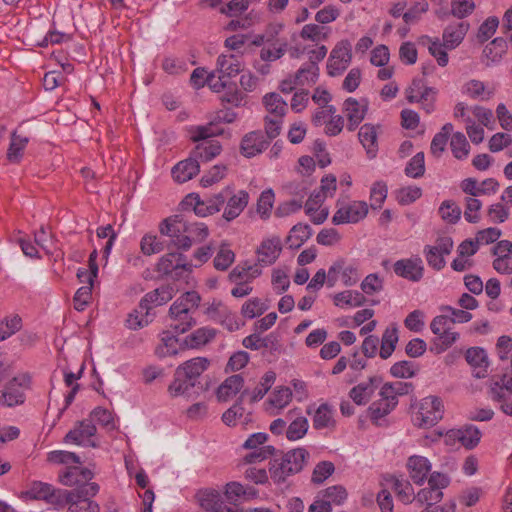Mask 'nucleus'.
<instances>
[{
    "mask_svg": "<svg viewBox=\"0 0 512 512\" xmlns=\"http://www.w3.org/2000/svg\"><path fill=\"white\" fill-rule=\"evenodd\" d=\"M223 129L218 127V122L214 118L211 122L206 125L196 126L191 129V140L193 142H199L209 137L221 135Z\"/></svg>",
    "mask_w": 512,
    "mask_h": 512,
    "instance_id": "46",
    "label": "nucleus"
},
{
    "mask_svg": "<svg viewBox=\"0 0 512 512\" xmlns=\"http://www.w3.org/2000/svg\"><path fill=\"white\" fill-rule=\"evenodd\" d=\"M31 377L21 374L8 381L0 390V407H15L24 404L25 392L30 388Z\"/></svg>",
    "mask_w": 512,
    "mask_h": 512,
    "instance_id": "5",
    "label": "nucleus"
},
{
    "mask_svg": "<svg viewBox=\"0 0 512 512\" xmlns=\"http://www.w3.org/2000/svg\"><path fill=\"white\" fill-rule=\"evenodd\" d=\"M234 260V252L229 248L228 244L222 243L213 260V264L215 269L225 271L232 265Z\"/></svg>",
    "mask_w": 512,
    "mask_h": 512,
    "instance_id": "53",
    "label": "nucleus"
},
{
    "mask_svg": "<svg viewBox=\"0 0 512 512\" xmlns=\"http://www.w3.org/2000/svg\"><path fill=\"white\" fill-rule=\"evenodd\" d=\"M442 498V491H438L428 486L418 491V493L414 496V501L419 505H426V507H435L434 505L440 502Z\"/></svg>",
    "mask_w": 512,
    "mask_h": 512,
    "instance_id": "51",
    "label": "nucleus"
},
{
    "mask_svg": "<svg viewBox=\"0 0 512 512\" xmlns=\"http://www.w3.org/2000/svg\"><path fill=\"white\" fill-rule=\"evenodd\" d=\"M216 71L222 77L232 78L238 75L244 68L242 57L234 54H221L217 58Z\"/></svg>",
    "mask_w": 512,
    "mask_h": 512,
    "instance_id": "21",
    "label": "nucleus"
},
{
    "mask_svg": "<svg viewBox=\"0 0 512 512\" xmlns=\"http://www.w3.org/2000/svg\"><path fill=\"white\" fill-rule=\"evenodd\" d=\"M207 314L217 320V316L225 315V318L221 321L222 325L225 326L229 331H235L239 328V324L235 319V316L228 313V309L222 303H213L207 309Z\"/></svg>",
    "mask_w": 512,
    "mask_h": 512,
    "instance_id": "40",
    "label": "nucleus"
},
{
    "mask_svg": "<svg viewBox=\"0 0 512 512\" xmlns=\"http://www.w3.org/2000/svg\"><path fill=\"white\" fill-rule=\"evenodd\" d=\"M96 433V427L91 420H83L76 424V426L70 430L64 440L66 443H73L76 445L97 447L95 439L93 438Z\"/></svg>",
    "mask_w": 512,
    "mask_h": 512,
    "instance_id": "11",
    "label": "nucleus"
},
{
    "mask_svg": "<svg viewBox=\"0 0 512 512\" xmlns=\"http://www.w3.org/2000/svg\"><path fill=\"white\" fill-rule=\"evenodd\" d=\"M292 400V391L288 387H277L270 395L268 404L278 410L284 409Z\"/></svg>",
    "mask_w": 512,
    "mask_h": 512,
    "instance_id": "52",
    "label": "nucleus"
},
{
    "mask_svg": "<svg viewBox=\"0 0 512 512\" xmlns=\"http://www.w3.org/2000/svg\"><path fill=\"white\" fill-rule=\"evenodd\" d=\"M451 151L453 156L459 160L466 159L470 152V145L461 132H456L452 135L450 141Z\"/></svg>",
    "mask_w": 512,
    "mask_h": 512,
    "instance_id": "50",
    "label": "nucleus"
},
{
    "mask_svg": "<svg viewBox=\"0 0 512 512\" xmlns=\"http://www.w3.org/2000/svg\"><path fill=\"white\" fill-rule=\"evenodd\" d=\"M405 173L407 176L412 178L422 177L425 173V164H424V153L419 152L414 155L410 161L408 162Z\"/></svg>",
    "mask_w": 512,
    "mask_h": 512,
    "instance_id": "61",
    "label": "nucleus"
},
{
    "mask_svg": "<svg viewBox=\"0 0 512 512\" xmlns=\"http://www.w3.org/2000/svg\"><path fill=\"white\" fill-rule=\"evenodd\" d=\"M200 301L201 297L196 291H188L177 298L169 309V327L179 334L191 329L196 324L193 314Z\"/></svg>",
    "mask_w": 512,
    "mask_h": 512,
    "instance_id": "1",
    "label": "nucleus"
},
{
    "mask_svg": "<svg viewBox=\"0 0 512 512\" xmlns=\"http://www.w3.org/2000/svg\"><path fill=\"white\" fill-rule=\"evenodd\" d=\"M430 329L435 335L431 341L430 351L441 354L448 350L459 339V333L451 327L448 315H438L430 323Z\"/></svg>",
    "mask_w": 512,
    "mask_h": 512,
    "instance_id": "4",
    "label": "nucleus"
},
{
    "mask_svg": "<svg viewBox=\"0 0 512 512\" xmlns=\"http://www.w3.org/2000/svg\"><path fill=\"white\" fill-rule=\"evenodd\" d=\"M221 152V145L217 141L199 144L194 150V157L202 161H210Z\"/></svg>",
    "mask_w": 512,
    "mask_h": 512,
    "instance_id": "55",
    "label": "nucleus"
},
{
    "mask_svg": "<svg viewBox=\"0 0 512 512\" xmlns=\"http://www.w3.org/2000/svg\"><path fill=\"white\" fill-rule=\"evenodd\" d=\"M276 380V373L274 371H267L260 379L257 386L251 391L244 390L241 394V398L244 395L249 394L251 402H257L261 400L267 392L270 390Z\"/></svg>",
    "mask_w": 512,
    "mask_h": 512,
    "instance_id": "37",
    "label": "nucleus"
},
{
    "mask_svg": "<svg viewBox=\"0 0 512 512\" xmlns=\"http://www.w3.org/2000/svg\"><path fill=\"white\" fill-rule=\"evenodd\" d=\"M358 138L364 149L366 150L369 159L376 157L378 152V133L377 127L372 124H364L358 132Z\"/></svg>",
    "mask_w": 512,
    "mask_h": 512,
    "instance_id": "26",
    "label": "nucleus"
},
{
    "mask_svg": "<svg viewBox=\"0 0 512 512\" xmlns=\"http://www.w3.org/2000/svg\"><path fill=\"white\" fill-rule=\"evenodd\" d=\"M380 383L381 379L379 377H370L368 381L362 382L354 386L350 390L349 396L355 404L365 405L370 401L372 395L374 394L376 388L379 386Z\"/></svg>",
    "mask_w": 512,
    "mask_h": 512,
    "instance_id": "20",
    "label": "nucleus"
},
{
    "mask_svg": "<svg viewBox=\"0 0 512 512\" xmlns=\"http://www.w3.org/2000/svg\"><path fill=\"white\" fill-rule=\"evenodd\" d=\"M215 337V330L212 328L202 327L195 330L190 336V346L200 347L210 342Z\"/></svg>",
    "mask_w": 512,
    "mask_h": 512,
    "instance_id": "63",
    "label": "nucleus"
},
{
    "mask_svg": "<svg viewBox=\"0 0 512 512\" xmlns=\"http://www.w3.org/2000/svg\"><path fill=\"white\" fill-rule=\"evenodd\" d=\"M244 386V378L241 374H234L227 377L217 388L216 396L218 401L227 402L236 396Z\"/></svg>",
    "mask_w": 512,
    "mask_h": 512,
    "instance_id": "24",
    "label": "nucleus"
},
{
    "mask_svg": "<svg viewBox=\"0 0 512 512\" xmlns=\"http://www.w3.org/2000/svg\"><path fill=\"white\" fill-rule=\"evenodd\" d=\"M407 471L410 479L416 485H422L431 472L432 463L430 460L421 455H412L406 463Z\"/></svg>",
    "mask_w": 512,
    "mask_h": 512,
    "instance_id": "13",
    "label": "nucleus"
},
{
    "mask_svg": "<svg viewBox=\"0 0 512 512\" xmlns=\"http://www.w3.org/2000/svg\"><path fill=\"white\" fill-rule=\"evenodd\" d=\"M92 477L93 473L89 469L73 466L59 474V481L65 486H79L82 482L91 480Z\"/></svg>",
    "mask_w": 512,
    "mask_h": 512,
    "instance_id": "31",
    "label": "nucleus"
},
{
    "mask_svg": "<svg viewBox=\"0 0 512 512\" xmlns=\"http://www.w3.org/2000/svg\"><path fill=\"white\" fill-rule=\"evenodd\" d=\"M186 219L181 215H174L164 219L159 225L162 235L168 236L171 244L177 249L189 250L190 242L185 232Z\"/></svg>",
    "mask_w": 512,
    "mask_h": 512,
    "instance_id": "6",
    "label": "nucleus"
},
{
    "mask_svg": "<svg viewBox=\"0 0 512 512\" xmlns=\"http://www.w3.org/2000/svg\"><path fill=\"white\" fill-rule=\"evenodd\" d=\"M210 361L205 357H196L185 361L183 364L176 368V371L188 379L198 382V378L209 367Z\"/></svg>",
    "mask_w": 512,
    "mask_h": 512,
    "instance_id": "28",
    "label": "nucleus"
},
{
    "mask_svg": "<svg viewBox=\"0 0 512 512\" xmlns=\"http://www.w3.org/2000/svg\"><path fill=\"white\" fill-rule=\"evenodd\" d=\"M365 297L358 291L346 290L334 296V304L338 307H359L364 304Z\"/></svg>",
    "mask_w": 512,
    "mask_h": 512,
    "instance_id": "47",
    "label": "nucleus"
},
{
    "mask_svg": "<svg viewBox=\"0 0 512 512\" xmlns=\"http://www.w3.org/2000/svg\"><path fill=\"white\" fill-rule=\"evenodd\" d=\"M491 396L494 400L503 401L506 394H512V359H511V372L503 376L493 379L490 389Z\"/></svg>",
    "mask_w": 512,
    "mask_h": 512,
    "instance_id": "36",
    "label": "nucleus"
},
{
    "mask_svg": "<svg viewBox=\"0 0 512 512\" xmlns=\"http://www.w3.org/2000/svg\"><path fill=\"white\" fill-rule=\"evenodd\" d=\"M368 110V102L366 99L358 101L354 98H348L343 104V111L348 120V130L354 131L364 119Z\"/></svg>",
    "mask_w": 512,
    "mask_h": 512,
    "instance_id": "14",
    "label": "nucleus"
},
{
    "mask_svg": "<svg viewBox=\"0 0 512 512\" xmlns=\"http://www.w3.org/2000/svg\"><path fill=\"white\" fill-rule=\"evenodd\" d=\"M193 265L188 262L185 255L177 252L167 253L160 258L156 271L163 275H170L174 279H181L188 276Z\"/></svg>",
    "mask_w": 512,
    "mask_h": 512,
    "instance_id": "7",
    "label": "nucleus"
},
{
    "mask_svg": "<svg viewBox=\"0 0 512 512\" xmlns=\"http://www.w3.org/2000/svg\"><path fill=\"white\" fill-rule=\"evenodd\" d=\"M26 495L33 500H44L54 506L65 505L64 491L54 489L50 484L40 481L33 482Z\"/></svg>",
    "mask_w": 512,
    "mask_h": 512,
    "instance_id": "10",
    "label": "nucleus"
},
{
    "mask_svg": "<svg viewBox=\"0 0 512 512\" xmlns=\"http://www.w3.org/2000/svg\"><path fill=\"white\" fill-rule=\"evenodd\" d=\"M352 59L351 46L348 41L339 42L331 54L327 62V72L330 76H338L342 74L349 66Z\"/></svg>",
    "mask_w": 512,
    "mask_h": 512,
    "instance_id": "9",
    "label": "nucleus"
},
{
    "mask_svg": "<svg viewBox=\"0 0 512 512\" xmlns=\"http://www.w3.org/2000/svg\"><path fill=\"white\" fill-rule=\"evenodd\" d=\"M307 414L312 415L313 427L316 430L332 429L336 425L333 410L327 403H322L312 412V408L307 409Z\"/></svg>",
    "mask_w": 512,
    "mask_h": 512,
    "instance_id": "23",
    "label": "nucleus"
},
{
    "mask_svg": "<svg viewBox=\"0 0 512 512\" xmlns=\"http://www.w3.org/2000/svg\"><path fill=\"white\" fill-rule=\"evenodd\" d=\"M309 453L304 448H296L285 453L281 458L271 462L270 475L275 483H283L286 479L299 473L306 463Z\"/></svg>",
    "mask_w": 512,
    "mask_h": 512,
    "instance_id": "2",
    "label": "nucleus"
},
{
    "mask_svg": "<svg viewBox=\"0 0 512 512\" xmlns=\"http://www.w3.org/2000/svg\"><path fill=\"white\" fill-rule=\"evenodd\" d=\"M481 439L480 430L469 425L462 429H452L446 433V441L458 440L465 448L473 449L478 445Z\"/></svg>",
    "mask_w": 512,
    "mask_h": 512,
    "instance_id": "18",
    "label": "nucleus"
},
{
    "mask_svg": "<svg viewBox=\"0 0 512 512\" xmlns=\"http://www.w3.org/2000/svg\"><path fill=\"white\" fill-rule=\"evenodd\" d=\"M200 166L196 158L180 161L172 169V176L178 183H184L199 173Z\"/></svg>",
    "mask_w": 512,
    "mask_h": 512,
    "instance_id": "30",
    "label": "nucleus"
},
{
    "mask_svg": "<svg viewBox=\"0 0 512 512\" xmlns=\"http://www.w3.org/2000/svg\"><path fill=\"white\" fill-rule=\"evenodd\" d=\"M199 504L205 512H224L221 494L214 489H206L198 494Z\"/></svg>",
    "mask_w": 512,
    "mask_h": 512,
    "instance_id": "34",
    "label": "nucleus"
},
{
    "mask_svg": "<svg viewBox=\"0 0 512 512\" xmlns=\"http://www.w3.org/2000/svg\"><path fill=\"white\" fill-rule=\"evenodd\" d=\"M368 213V205L364 201L337 202V211L332 222L335 225L344 223H357L364 219Z\"/></svg>",
    "mask_w": 512,
    "mask_h": 512,
    "instance_id": "8",
    "label": "nucleus"
},
{
    "mask_svg": "<svg viewBox=\"0 0 512 512\" xmlns=\"http://www.w3.org/2000/svg\"><path fill=\"white\" fill-rule=\"evenodd\" d=\"M186 235L190 242V247L193 243L203 242L209 235V229L207 225L201 222H189L186 220Z\"/></svg>",
    "mask_w": 512,
    "mask_h": 512,
    "instance_id": "48",
    "label": "nucleus"
},
{
    "mask_svg": "<svg viewBox=\"0 0 512 512\" xmlns=\"http://www.w3.org/2000/svg\"><path fill=\"white\" fill-rule=\"evenodd\" d=\"M28 143L26 137H22L14 133L11 138V143L7 152V158L10 162H18L22 157L24 148Z\"/></svg>",
    "mask_w": 512,
    "mask_h": 512,
    "instance_id": "59",
    "label": "nucleus"
},
{
    "mask_svg": "<svg viewBox=\"0 0 512 512\" xmlns=\"http://www.w3.org/2000/svg\"><path fill=\"white\" fill-rule=\"evenodd\" d=\"M398 342V329L395 325H392L384 331L382 335L381 347H380V357L382 359L389 358L393 351L395 350L396 344Z\"/></svg>",
    "mask_w": 512,
    "mask_h": 512,
    "instance_id": "43",
    "label": "nucleus"
},
{
    "mask_svg": "<svg viewBox=\"0 0 512 512\" xmlns=\"http://www.w3.org/2000/svg\"><path fill=\"white\" fill-rule=\"evenodd\" d=\"M466 361L475 368V376L482 378L485 376L488 367V356L486 351L480 347H471L465 353Z\"/></svg>",
    "mask_w": 512,
    "mask_h": 512,
    "instance_id": "32",
    "label": "nucleus"
},
{
    "mask_svg": "<svg viewBox=\"0 0 512 512\" xmlns=\"http://www.w3.org/2000/svg\"><path fill=\"white\" fill-rule=\"evenodd\" d=\"M468 29L469 24L467 22H459L447 26L442 36L444 48L451 50L458 47L462 43Z\"/></svg>",
    "mask_w": 512,
    "mask_h": 512,
    "instance_id": "27",
    "label": "nucleus"
},
{
    "mask_svg": "<svg viewBox=\"0 0 512 512\" xmlns=\"http://www.w3.org/2000/svg\"><path fill=\"white\" fill-rule=\"evenodd\" d=\"M463 93L472 99H489L491 91H486L485 84L479 80H470L463 86Z\"/></svg>",
    "mask_w": 512,
    "mask_h": 512,
    "instance_id": "58",
    "label": "nucleus"
},
{
    "mask_svg": "<svg viewBox=\"0 0 512 512\" xmlns=\"http://www.w3.org/2000/svg\"><path fill=\"white\" fill-rule=\"evenodd\" d=\"M268 45H265L260 50V59L264 62H273L280 59L287 50V41L274 38L267 39Z\"/></svg>",
    "mask_w": 512,
    "mask_h": 512,
    "instance_id": "33",
    "label": "nucleus"
},
{
    "mask_svg": "<svg viewBox=\"0 0 512 512\" xmlns=\"http://www.w3.org/2000/svg\"><path fill=\"white\" fill-rule=\"evenodd\" d=\"M65 504H69L67 512H99V506L90 499H77L76 493L64 490Z\"/></svg>",
    "mask_w": 512,
    "mask_h": 512,
    "instance_id": "35",
    "label": "nucleus"
},
{
    "mask_svg": "<svg viewBox=\"0 0 512 512\" xmlns=\"http://www.w3.org/2000/svg\"><path fill=\"white\" fill-rule=\"evenodd\" d=\"M380 398L374 401L368 411L370 419L373 423L378 424L379 420L388 415L397 406L394 399L388 398V395L383 394L381 389L379 392Z\"/></svg>",
    "mask_w": 512,
    "mask_h": 512,
    "instance_id": "29",
    "label": "nucleus"
},
{
    "mask_svg": "<svg viewBox=\"0 0 512 512\" xmlns=\"http://www.w3.org/2000/svg\"><path fill=\"white\" fill-rule=\"evenodd\" d=\"M312 235L309 225L298 223L292 227L287 236L286 242L290 248L297 249L304 244Z\"/></svg>",
    "mask_w": 512,
    "mask_h": 512,
    "instance_id": "39",
    "label": "nucleus"
},
{
    "mask_svg": "<svg viewBox=\"0 0 512 512\" xmlns=\"http://www.w3.org/2000/svg\"><path fill=\"white\" fill-rule=\"evenodd\" d=\"M393 270L399 277L418 282L423 278L424 266L421 258L416 256L396 261Z\"/></svg>",
    "mask_w": 512,
    "mask_h": 512,
    "instance_id": "12",
    "label": "nucleus"
},
{
    "mask_svg": "<svg viewBox=\"0 0 512 512\" xmlns=\"http://www.w3.org/2000/svg\"><path fill=\"white\" fill-rule=\"evenodd\" d=\"M452 131L453 125L446 123L442 126L440 132L435 134L430 145V152L434 157L439 158L445 151L449 135Z\"/></svg>",
    "mask_w": 512,
    "mask_h": 512,
    "instance_id": "41",
    "label": "nucleus"
},
{
    "mask_svg": "<svg viewBox=\"0 0 512 512\" xmlns=\"http://www.w3.org/2000/svg\"><path fill=\"white\" fill-rule=\"evenodd\" d=\"M175 294V289L171 285H163L147 293L140 301V308H148L150 311L157 306H161L170 301Z\"/></svg>",
    "mask_w": 512,
    "mask_h": 512,
    "instance_id": "19",
    "label": "nucleus"
},
{
    "mask_svg": "<svg viewBox=\"0 0 512 512\" xmlns=\"http://www.w3.org/2000/svg\"><path fill=\"white\" fill-rule=\"evenodd\" d=\"M262 103L266 111L265 117L284 119L288 111V105L279 94L275 92L267 93L263 96Z\"/></svg>",
    "mask_w": 512,
    "mask_h": 512,
    "instance_id": "25",
    "label": "nucleus"
},
{
    "mask_svg": "<svg viewBox=\"0 0 512 512\" xmlns=\"http://www.w3.org/2000/svg\"><path fill=\"white\" fill-rule=\"evenodd\" d=\"M318 76L319 67L315 62L304 65L294 75L298 86H312L317 82Z\"/></svg>",
    "mask_w": 512,
    "mask_h": 512,
    "instance_id": "42",
    "label": "nucleus"
},
{
    "mask_svg": "<svg viewBox=\"0 0 512 512\" xmlns=\"http://www.w3.org/2000/svg\"><path fill=\"white\" fill-rule=\"evenodd\" d=\"M406 93L407 100L410 103H413L427 100L428 96L431 94H436V91L431 87H427L423 80L415 79L413 80L411 86L407 89Z\"/></svg>",
    "mask_w": 512,
    "mask_h": 512,
    "instance_id": "44",
    "label": "nucleus"
},
{
    "mask_svg": "<svg viewBox=\"0 0 512 512\" xmlns=\"http://www.w3.org/2000/svg\"><path fill=\"white\" fill-rule=\"evenodd\" d=\"M227 204L223 212V218L227 221L236 219L249 202V194L244 190L238 191L236 194L229 195Z\"/></svg>",
    "mask_w": 512,
    "mask_h": 512,
    "instance_id": "22",
    "label": "nucleus"
},
{
    "mask_svg": "<svg viewBox=\"0 0 512 512\" xmlns=\"http://www.w3.org/2000/svg\"><path fill=\"white\" fill-rule=\"evenodd\" d=\"M269 145V140L261 131H252L246 134L241 141V153L245 157H254L262 153Z\"/></svg>",
    "mask_w": 512,
    "mask_h": 512,
    "instance_id": "16",
    "label": "nucleus"
},
{
    "mask_svg": "<svg viewBox=\"0 0 512 512\" xmlns=\"http://www.w3.org/2000/svg\"><path fill=\"white\" fill-rule=\"evenodd\" d=\"M294 192L299 198L285 201V202L279 204L275 211L276 216H278V217L288 216L292 213L299 211L302 208L303 199L307 194L306 188L302 187L298 191L295 190Z\"/></svg>",
    "mask_w": 512,
    "mask_h": 512,
    "instance_id": "45",
    "label": "nucleus"
},
{
    "mask_svg": "<svg viewBox=\"0 0 512 512\" xmlns=\"http://www.w3.org/2000/svg\"><path fill=\"white\" fill-rule=\"evenodd\" d=\"M195 385L196 382L188 379V377L183 376L181 372L175 370L173 381L168 386V392L172 397L189 395L190 390L194 388Z\"/></svg>",
    "mask_w": 512,
    "mask_h": 512,
    "instance_id": "38",
    "label": "nucleus"
},
{
    "mask_svg": "<svg viewBox=\"0 0 512 512\" xmlns=\"http://www.w3.org/2000/svg\"><path fill=\"white\" fill-rule=\"evenodd\" d=\"M282 251L281 239L278 236L265 239L257 249L258 262L260 265H271L279 257Z\"/></svg>",
    "mask_w": 512,
    "mask_h": 512,
    "instance_id": "17",
    "label": "nucleus"
},
{
    "mask_svg": "<svg viewBox=\"0 0 512 512\" xmlns=\"http://www.w3.org/2000/svg\"><path fill=\"white\" fill-rule=\"evenodd\" d=\"M22 327V319L19 315L13 314L10 316H7L1 323H0V341H3L13 334H15L17 331H19Z\"/></svg>",
    "mask_w": 512,
    "mask_h": 512,
    "instance_id": "54",
    "label": "nucleus"
},
{
    "mask_svg": "<svg viewBox=\"0 0 512 512\" xmlns=\"http://www.w3.org/2000/svg\"><path fill=\"white\" fill-rule=\"evenodd\" d=\"M267 310V306L258 298H253L245 302L241 312L244 317L254 318L263 314Z\"/></svg>",
    "mask_w": 512,
    "mask_h": 512,
    "instance_id": "64",
    "label": "nucleus"
},
{
    "mask_svg": "<svg viewBox=\"0 0 512 512\" xmlns=\"http://www.w3.org/2000/svg\"><path fill=\"white\" fill-rule=\"evenodd\" d=\"M461 208L452 200H445L439 207L441 218L450 223L455 224L461 217Z\"/></svg>",
    "mask_w": 512,
    "mask_h": 512,
    "instance_id": "57",
    "label": "nucleus"
},
{
    "mask_svg": "<svg viewBox=\"0 0 512 512\" xmlns=\"http://www.w3.org/2000/svg\"><path fill=\"white\" fill-rule=\"evenodd\" d=\"M151 321L152 315L150 314V310L147 307L143 309L140 308V304L128 315L126 320L127 326L134 330L148 325Z\"/></svg>",
    "mask_w": 512,
    "mask_h": 512,
    "instance_id": "49",
    "label": "nucleus"
},
{
    "mask_svg": "<svg viewBox=\"0 0 512 512\" xmlns=\"http://www.w3.org/2000/svg\"><path fill=\"white\" fill-rule=\"evenodd\" d=\"M393 489L403 503L409 504L414 501V489L408 480L394 478Z\"/></svg>",
    "mask_w": 512,
    "mask_h": 512,
    "instance_id": "56",
    "label": "nucleus"
},
{
    "mask_svg": "<svg viewBox=\"0 0 512 512\" xmlns=\"http://www.w3.org/2000/svg\"><path fill=\"white\" fill-rule=\"evenodd\" d=\"M90 417L92 422L96 421L108 431L116 428L113 415L108 409L97 407L91 412Z\"/></svg>",
    "mask_w": 512,
    "mask_h": 512,
    "instance_id": "60",
    "label": "nucleus"
},
{
    "mask_svg": "<svg viewBox=\"0 0 512 512\" xmlns=\"http://www.w3.org/2000/svg\"><path fill=\"white\" fill-rule=\"evenodd\" d=\"M261 274V269L258 264L250 265L247 267L237 266L231 272V278L248 282Z\"/></svg>",
    "mask_w": 512,
    "mask_h": 512,
    "instance_id": "62",
    "label": "nucleus"
},
{
    "mask_svg": "<svg viewBox=\"0 0 512 512\" xmlns=\"http://www.w3.org/2000/svg\"><path fill=\"white\" fill-rule=\"evenodd\" d=\"M286 418L291 421L286 429V438L290 441L302 439L307 434L309 428L307 418L301 415L300 410L297 408L289 410Z\"/></svg>",
    "mask_w": 512,
    "mask_h": 512,
    "instance_id": "15",
    "label": "nucleus"
},
{
    "mask_svg": "<svg viewBox=\"0 0 512 512\" xmlns=\"http://www.w3.org/2000/svg\"><path fill=\"white\" fill-rule=\"evenodd\" d=\"M414 409L413 423L419 428H430L436 425L444 415L443 401L435 395L422 398Z\"/></svg>",
    "mask_w": 512,
    "mask_h": 512,
    "instance_id": "3",
    "label": "nucleus"
}]
</instances>
